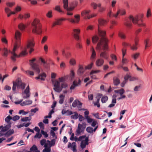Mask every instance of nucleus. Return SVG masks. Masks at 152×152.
<instances>
[{"mask_svg": "<svg viewBox=\"0 0 152 152\" xmlns=\"http://www.w3.org/2000/svg\"><path fill=\"white\" fill-rule=\"evenodd\" d=\"M100 56L106 60L108 59V56L105 52H101L100 54Z\"/></svg>", "mask_w": 152, "mask_h": 152, "instance_id": "28", "label": "nucleus"}, {"mask_svg": "<svg viewBox=\"0 0 152 152\" xmlns=\"http://www.w3.org/2000/svg\"><path fill=\"white\" fill-rule=\"evenodd\" d=\"M86 127V124L83 123V124H79L76 129L75 134L77 136L79 135L81 133L83 132Z\"/></svg>", "mask_w": 152, "mask_h": 152, "instance_id": "10", "label": "nucleus"}, {"mask_svg": "<svg viewBox=\"0 0 152 152\" xmlns=\"http://www.w3.org/2000/svg\"><path fill=\"white\" fill-rule=\"evenodd\" d=\"M64 4V9H66L67 11V14L69 15H72V13L71 12L73 10L75 7L77 5V3L75 2V5L74 6L68 7V0H63Z\"/></svg>", "mask_w": 152, "mask_h": 152, "instance_id": "6", "label": "nucleus"}, {"mask_svg": "<svg viewBox=\"0 0 152 152\" xmlns=\"http://www.w3.org/2000/svg\"><path fill=\"white\" fill-rule=\"evenodd\" d=\"M42 135V134L39 133V132H37L36 134L34 136V138H36L37 137L39 139L41 138Z\"/></svg>", "mask_w": 152, "mask_h": 152, "instance_id": "58", "label": "nucleus"}, {"mask_svg": "<svg viewBox=\"0 0 152 152\" xmlns=\"http://www.w3.org/2000/svg\"><path fill=\"white\" fill-rule=\"evenodd\" d=\"M139 55L140 54L139 53H136L132 55V56L134 60H136L139 57Z\"/></svg>", "mask_w": 152, "mask_h": 152, "instance_id": "40", "label": "nucleus"}, {"mask_svg": "<svg viewBox=\"0 0 152 152\" xmlns=\"http://www.w3.org/2000/svg\"><path fill=\"white\" fill-rule=\"evenodd\" d=\"M48 38V37L47 36H44L43 38H42V41H41V43L42 44L44 43L45 41L47 40Z\"/></svg>", "mask_w": 152, "mask_h": 152, "instance_id": "60", "label": "nucleus"}, {"mask_svg": "<svg viewBox=\"0 0 152 152\" xmlns=\"http://www.w3.org/2000/svg\"><path fill=\"white\" fill-rule=\"evenodd\" d=\"M104 62V61L103 59L101 58H99L96 61V65L98 66H101L103 65Z\"/></svg>", "mask_w": 152, "mask_h": 152, "instance_id": "19", "label": "nucleus"}, {"mask_svg": "<svg viewBox=\"0 0 152 152\" xmlns=\"http://www.w3.org/2000/svg\"><path fill=\"white\" fill-rule=\"evenodd\" d=\"M55 9L60 13H63V11L61 9L60 7L58 6H56Z\"/></svg>", "mask_w": 152, "mask_h": 152, "instance_id": "57", "label": "nucleus"}, {"mask_svg": "<svg viewBox=\"0 0 152 152\" xmlns=\"http://www.w3.org/2000/svg\"><path fill=\"white\" fill-rule=\"evenodd\" d=\"M22 95L24 99L29 98L30 95L29 90L25 89L24 92L22 93Z\"/></svg>", "mask_w": 152, "mask_h": 152, "instance_id": "17", "label": "nucleus"}, {"mask_svg": "<svg viewBox=\"0 0 152 152\" xmlns=\"http://www.w3.org/2000/svg\"><path fill=\"white\" fill-rule=\"evenodd\" d=\"M15 43L12 51L9 50V53H11L12 56L11 59L13 61H16L15 58L19 57L20 56H24L27 54L26 49L29 50V53L31 54L32 52L34 50L33 47L34 45V43L32 40H29L27 44L26 48L24 49L20 53L19 55H18L15 53L16 50L19 48L21 42V33L18 31H16L15 34Z\"/></svg>", "mask_w": 152, "mask_h": 152, "instance_id": "1", "label": "nucleus"}, {"mask_svg": "<svg viewBox=\"0 0 152 152\" xmlns=\"http://www.w3.org/2000/svg\"><path fill=\"white\" fill-rule=\"evenodd\" d=\"M113 81L114 84L115 86H118L120 83L119 78L116 77H113Z\"/></svg>", "mask_w": 152, "mask_h": 152, "instance_id": "24", "label": "nucleus"}, {"mask_svg": "<svg viewBox=\"0 0 152 152\" xmlns=\"http://www.w3.org/2000/svg\"><path fill=\"white\" fill-rule=\"evenodd\" d=\"M96 55V52L93 48H92V55L91 56V58L92 60H94L95 58Z\"/></svg>", "mask_w": 152, "mask_h": 152, "instance_id": "38", "label": "nucleus"}, {"mask_svg": "<svg viewBox=\"0 0 152 152\" xmlns=\"http://www.w3.org/2000/svg\"><path fill=\"white\" fill-rule=\"evenodd\" d=\"M73 115L71 116V118L73 119H77L79 116V114L76 112L73 113Z\"/></svg>", "mask_w": 152, "mask_h": 152, "instance_id": "30", "label": "nucleus"}, {"mask_svg": "<svg viewBox=\"0 0 152 152\" xmlns=\"http://www.w3.org/2000/svg\"><path fill=\"white\" fill-rule=\"evenodd\" d=\"M86 131L90 134L93 133V128L91 126L87 127L86 129Z\"/></svg>", "mask_w": 152, "mask_h": 152, "instance_id": "36", "label": "nucleus"}, {"mask_svg": "<svg viewBox=\"0 0 152 152\" xmlns=\"http://www.w3.org/2000/svg\"><path fill=\"white\" fill-rule=\"evenodd\" d=\"M75 17L76 19L75 20L72 18H67V19L65 18H61L55 21V22L53 23L52 25L53 27L54 26L56 25H60L61 24V22L62 21L67 20L70 22L75 23L76 22L78 23L80 20V15H76L75 16Z\"/></svg>", "mask_w": 152, "mask_h": 152, "instance_id": "5", "label": "nucleus"}, {"mask_svg": "<svg viewBox=\"0 0 152 152\" xmlns=\"http://www.w3.org/2000/svg\"><path fill=\"white\" fill-rule=\"evenodd\" d=\"M15 83H16L17 87L21 88L22 89L25 88L26 86L25 84L22 83L20 79L18 78L17 79Z\"/></svg>", "mask_w": 152, "mask_h": 152, "instance_id": "13", "label": "nucleus"}, {"mask_svg": "<svg viewBox=\"0 0 152 152\" xmlns=\"http://www.w3.org/2000/svg\"><path fill=\"white\" fill-rule=\"evenodd\" d=\"M73 36L75 39L78 41L79 40V34L80 33V30L78 28H75L73 30Z\"/></svg>", "mask_w": 152, "mask_h": 152, "instance_id": "14", "label": "nucleus"}, {"mask_svg": "<svg viewBox=\"0 0 152 152\" xmlns=\"http://www.w3.org/2000/svg\"><path fill=\"white\" fill-rule=\"evenodd\" d=\"M81 81L80 79H79L78 81L76 80H74L71 86L70 87V90L74 89L76 87L80 85L81 84Z\"/></svg>", "mask_w": 152, "mask_h": 152, "instance_id": "15", "label": "nucleus"}, {"mask_svg": "<svg viewBox=\"0 0 152 152\" xmlns=\"http://www.w3.org/2000/svg\"><path fill=\"white\" fill-rule=\"evenodd\" d=\"M48 144L46 143L44 145V147L45 148V149H44L43 150L42 152H50L51 151V149L50 148L51 147H50V146H49V147L48 146Z\"/></svg>", "mask_w": 152, "mask_h": 152, "instance_id": "23", "label": "nucleus"}, {"mask_svg": "<svg viewBox=\"0 0 152 152\" xmlns=\"http://www.w3.org/2000/svg\"><path fill=\"white\" fill-rule=\"evenodd\" d=\"M62 89L64 88H66L68 86V85L66 83H62L61 85Z\"/></svg>", "mask_w": 152, "mask_h": 152, "instance_id": "63", "label": "nucleus"}, {"mask_svg": "<svg viewBox=\"0 0 152 152\" xmlns=\"http://www.w3.org/2000/svg\"><path fill=\"white\" fill-rule=\"evenodd\" d=\"M98 34L100 37V39L97 45V50H99V51L102 50H107L108 48L107 43L108 42V40L105 37L106 32L101 30L99 25L98 26Z\"/></svg>", "mask_w": 152, "mask_h": 152, "instance_id": "2", "label": "nucleus"}, {"mask_svg": "<svg viewBox=\"0 0 152 152\" xmlns=\"http://www.w3.org/2000/svg\"><path fill=\"white\" fill-rule=\"evenodd\" d=\"M126 14V11L125 9L123 8H120L118 9L116 14H113L111 12L108 13L107 16L109 17H111V16L114 17L115 18H117L119 14L121 15H124Z\"/></svg>", "mask_w": 152, "mask_h": 152, "instance_id": "7", "label": "nucleus"}, {"mask_svg": "<svg viewBox=\"0 0 152 152\" xmlns=\"http://www.w3.org/2000/svg\"><path fill=\"white\" fill-rule=\"evenodd\" d=\"M118 35L120 37L123 39H125L126 38L125 34L122 32H119L118 33Z\"/></svg>", "mask_w": 152, "mask_h": 152, "instance_id": "42", "label": "nucleus"}, {"mask_svg": "<svg viewBox=\"0 0 152 152\" xmlns=\"http://www.w3.org/2000/svg\"><path fill=\"white\" fill-rule=\"evenodd\" d=\"M102 96V94H98L96 97V98L97 99V100L96 102H99L100 99L101 97V96Z\"/></svg>", "mask_w": 152, "mask_h": 152, "instance_id": "59", "label": "nucleus"}, {"mask_svg": "<svg viewBox=\"0 0 152 152\" xmlns=\"http://www.w3.org/2000/svg\"><path fill=\"white\" fill-rule=\"evenodd\" d=\"M108 97L107 96H102L101 99V102L102 103H105L108 100Z\"/></svg>", "mask_w": 152, "mask_h": 152, "instance_id": "34", "label": "nucleus"}, {"mask_svg": "<svg viewBox=\"0 0 152 152\" xmlns=\"http://www.w3.org/2000/svg\"><path fill=\"white\" fill-rule=\"evenodd\" d=\"M122 52L123 54V59L122 61V63L124 65L127 62V60L126 59L124 58V57L125 56L126 52V50L125 48H124L122 50Z\"/></svg>", "mask_w": 152, "mask_h": 152, "instance_id": "20", "label": "nucleus"}, {"mask_svg": "<svg viewBox=\"0 0 152 152\" xmlns=\"http://www.w3.org/2000/svg\"><path fill=\"white\" fill-rule=\"evenodd\" d=\"M46 77V75L45 73L39 74L37 77H36L35 78L36 79H40L41 80L44 81L45 80V79L44 78H45Z\"/></svg>", "mask_w": 152, "mask_h": 152, "instance_id": "21", "label": "nucleus"}, {"mask_svg": "<svg viewBox=\"0 0 152 152\" xmlns=\"http://www.w3.org/2000/svg\"><path fill=\"white\" fill-rule=\"evenodd\" d=\"M32 115H29L28 117H25L21 119V121L23 122L27 121H30L31 119V116Z\"/></svg>", "mask_w": 152, "mask_h": 152, "instance_id": "31", "label": "nucleus"}, {"mask_svg": "<svg viewBox=\"0 0 152 152\" xmlns=\"http://www.w3.org/2000/svg\"><path fill=\"white\" fill-rule=\"evenodd\" d=\"M46 141V140L45 139H42L40 141V143L41 144V145L42 146L43 145H45V143Z\"/></svg>", "mask_w": 152, "mask_h": 152, "instance_id": "64", "label": "nucleus"}, {"mask_svg": "<svg viewBox=\"0 0 152 152\" xmlns=\"http://www.w3.org/2000/svg\"><path fill=\"white\" fill-rule=\"evenodd\" d=\"M98 22L99 25H104L106 23L107 21L103 19H100L98 20Z\"/></svg>", "mask_w": 152, "mask_h": 152, "instance_id": "35", "label": "nucleus"}, {"mask_svg": "<svg viewBox=\"0 0 152 152\" xmlns=\"http://www.w3.org/2000/svg\"><path fill=\"white\" fill-rule=\"evenodd\" d=\"M84 69L83 67L81 65H79V68L77 71V74L79 75H81L84 72Z\"/></svg>", "mask_w": 152, "mask_h": 152, "instance_id": "25", "label": "nucleus"}, {"mask_svg": "<svg viewBox=\"0 0 152 152\" xmlns=\"http://www.w3.org/2000/svg\"><path fill=\"white\" fill-rule=\"evenodd\" d=\"M53 86L54 88L53 89L56 92H60L62 90L61 86H60L59 82L56 80L54 83Z\"/></svg>", "mask_w": 152, "mask_h": 152, "instance_id": "12", "label": "nucleus"}, {"mask_svg": "<svg viewBox=\"0 0 152 152\" xmlns=\"http://www.w3.org/2000/svg\"><path fill=\"white\" fill-rule=\"evenodd\" d=\"M50 134L51 136H52V137L54 138V139H57V136L56 135L55 133L53 131L51 130L50 131Z\"/></svg>", "mask_w": 152, "mask_h": 152, "instance_id": "44", "label": "nucleus"}, {"mask_svg": "<svg viewBox=\"0 0 152 152\" xmlns=\"http://www.w3.org/2000/svg\"><path fill=\"white\" fill-rule=\"evenodd\" d=\"M134 44L132 45L131 44L129 43H127L125 42H123L122 45L124 48H126L127 47L129 46L130 47V48L133 50H136L137 49V46L138 45L137 41L136 39H134Z\"/></svg>", "mask_w": 152, "mask_h": 152, "instance_id": "8", "label": "nucleus"}, {"mask_svg": "<svg viewBox=\"0 0 152 152\" xmlns=\"http://www.w3.org/2000/svg\"><path fill=\"white\" fill-rule=\"evenodd\" d=\"M56 139H53L51 140L50 144V147H52L54 145Z\"/></svg>", "mask_w": 152, "mask_h": 152, "instance_id": "49", "label": "nucleus"}, {"mask_svg": "<svg viewBox=\"0 0 152 152\" xmlns=\"http://www.w3.org/2000/svg\"><path fill=\"white\" fill-rule=\"evenodd\" d=\"M14 133V131L13 129H10L6 133L4 134L5 136L9 137L12 134H13Z\"/></svg>", "mask_w": 152, "mask_h": 152, "instance_id": "32", "label": "nucleus"}, {"mask_svg": "<svg viewBox=\"0 0 152 152\" xmlns=\"http://www.w3.org/2000/svg\"><path fill=\"white\" fill-rule=\"evenodd\" d=\"M40 60L42 63L43 64V66L46 69H48L49 67V64L43 60L42 58H40Z\"/></svg>", "mask_w": 152, "mask_h": 152, "instance_id": "29", "label": "nucleus"}, {"mask_svg": "<svg viewBox=\"0 0 152 152\" xmlns=\"http://www.w3.org/2000/svg\"><path fill=\"white\" fill-rule=\"evenodd\" d=\"M21 10V8L19 6H17L15 8V10L13 12H15L17 13L18 12L20 11Z\"/></svg>", "mask_w": 152, "mask_h": 152, "instance_id": "51", "label": "nucleus"}, {"mask_svg": "<svg viewBox=\"0 0 152 152\" xmlns=\"http://www.w3.org/2000/svg\"><path fill=\"white\" fill-rule=\"evenodd\" d=\"M88 144L86 142H84L82 140L80 143V146L82 149H83L86 147V145Z\"/></svg>", "mask_w": 152, "mask_h": 152, "instance_id": "37", "label": "nucleus"}, {"mask_svg": "<svg viewBox=\"0 0 152 152\" xmlns=\"http://www.w3.org/2000/svg\"><path fill=\"white\" fill-rule=\"evenodd\" d=\"M26 73L28 75L33 76L34 75V73L33 71L30 70H27L26 71Z\"/></svg>", "mask_w": 152, "mask_h": 152, "instance_id": "45", "label": "nucleus"}, {"mask_svg": "<svg viewBox=\"0 0 152 152\" xmlns=\"http://www.w3.org/2000/svg\"><path fill=\"white\" fill-rule=\"evenodd\" d=\"M92 42L94 44L96 43L99 40V38L97 36H95L92 37Z\"/></svg>", "mask_w": 152, "mask_h": 152, "instance_id": "33", "label": "nucleus"}, {"mask_svg": "<svg viewBox=\"0 0 152 152\" xmlns=\"http://www.w3.org/2000/svg\"><path fill=\"white\" fill-rule=\"evenodd\" d=\"M72 150L73 151H77L76 149L77 146L75 142H73L72 143Z\"/></svg>", "mask_w": 152, "mask_h": 152, "instance_id": "41", "label": "nucleus"}, {"mask_svg": "<svg viewBox=\"0 0 152 152\" xmlns=\"http://www.w3.org/2000/svg\"><path fill=\"white\" fill-rule=\"evenodd\" d=\"M35 58H33L30 61V65L32 69L34 70L37 73H39L40 72V69L39 66L37 64L34 63L35 61Z\"/></svg>", "mask_w": 152, "mask_h": 152, "instance_id": "9", "label": "nucleus"}, {"mask_svg": "<svg viewBox=\"0 0 152 152\" xmlns=\"http://www.w3.org/2000/svg\"><path fill=\"white\" fill-rule=\"evenodd\" d=\"M31 26L32 30L33 33L38 34L41 33V25L38 19H34L31 23Z\"/></svg>", "mask_w": 152, "mask_h": 152, "instance_id": "4", "label": "nucleus"}, {"mask_svg": "<svg viewBox=\"0 0 152 152\" xmlns=\"http://www.w3.org/2000/svg\"><path fill=\"white\" fill-rule=\"evenodd\" d=\"M69 63L71 65H74L76 64V61L74 59L72 58L70 60Z\"/></svg>", "mask_w": 152, "mask_h": 152, "instance_id": "56", "label": "nucleus"}, {"mask_svg": "<svg viewBox=\"0 0 152 152\" xmlns=\"http://www.w3.org/2000/svg\"><path fill=\"white\" fill-rule=\"evenodd\" d=\"M41 133L44 136L45 138L47 137L48 136V134L47 133L44 131V130H42L41 131Z\"/></svg>", "mask_w": 152, "mask_h": 152, "instance_id": "50", "label": "nucleus"}, {"mask_svg": "<svg viewBox=\"0 0 152 152\" xmlns=\"http://www.w3.org/2000/svg\"><path fill=\"white\" fill-rule=\"evenodd\" d=\"M18 27L20 30H23L25 29L26 26L24 24L21 23L18 25Z\"/></svg>", "mask_w": 152, "mask_h": 152, "instance_id": "39", "label": "nucleus"}, {"mask_svg": "<svg viewBox=\"0 0 152 152\" xmlns=\"http://www.w3.org/2000/svg\"><path fill=\"white\" fill-rule=\"evenodd\" d=\"M28 113V112H25L23 110H20L19 112V114H22L23 115H25Z\"/></svg>", "mask_w": 152, "mask_h": 152, "instance_id": "55", "label": "nucleus"}, {"mask_svg": "<svg viewBox=\"0 0 152 152\" xmlns=\"http://www.w3.org/2000/svg\"><path fill=\"white\" fill-rule=\"evenodd\" d=\"M10 124L7 125L5 126L2 127L1 131L0 132V136H1L4 135L3 134H2V132H5L8 130L10 127Z\"/></svg>", "mask_w": 152, "mask_h": 152, "instance_id": "18", "label": "nucleus"}, {"mask_svg": "<svg viewBox=\"0 0 152 152\" xmlns=\"http://www.w3.org/2000/svg\"><path fill=\"white\" fill-rule=\"evenodd\" d=\"M65 95L63 94H61L59 96V103L61 104H62L64 102Z\"/></svg>", "mask_w": 152, "mask_h": 152, "instance_id": "26", "label": "nucleus"}, {"mask_svg": "<svg viewBox=\"0 0 152 152\" xmlns=\"http://www.w3.org/2000/svg\"><path fill=\"white\" fill-rule=\"evenodd\" d=\"M32 101L30 100H26L21 103L20 105L22 106H24L30 104H32Z\"/></svg>", "mask_w": 152, "mask_h": 152, "instance_id": "22", "label": "nucleus"}, {"mask_svg": "<svg viewBox=\"0 0 152 152\" xmlns=\"http://www.w3.org/2000/svg\"><path fill=\"white\" fill-rule=\"evenodd\" d=\"M149 40V39H148L147 40H145L144 43H145V48L146 49L147 47H150L151 46V44H149L148 43V41Z\"/></svg>", "mask_w": 152, "mask_h": 152, "instance_id": "53", "label": "nucleus"}, {"mask_svg": "<svg viewBox=\"0 0 152 152\" xmlns=\"http://www.w3.org/2000/svg\"><path fill=\"white\" fill-rule=\"evenodd\" d=\"M100 72V71L99 70H92L90 73V75H91L97 73L99 72Z\"/></svg>", "mask_w": 152, "mask_h": 152, "instance_id": "61", "label": "nucleus"}, {"mask_svg": "<svg viewBox=\"0 0 152 152\" xmlns=\"http://www.w3.org/2000/svg\"><path fill=\"white\" fill-rule=\"evenodd\" d=\"M129 20L126 19L125 24L128 28H130L132 26V23L130 22L129 20L132 21L134 24H137L138 26L145 27V25L142 23V20L139 19L137 17L134 18L132 15L129 17Z\"/></svg>", "mask_w": 152, "mask_h": 152, "instance_id": "3", "label": "nucleus"}, {"mask_svg": "<svg viewBox=\"0 0 152 152\" xmlns=\"http://www.w3.org/2000/svg\"><path fill=\"white\" fill-rule=\"evenodd\" d=\"M12 119V117L10 115H8L5 119V121L7 123L9 124L10 123V120Z\"/></svg>", "mask_w": 152, "mask_h": 152, "instance_id": "43", "label": "nucleus"}, {"mask_svg": "<svg viewBox=\"0 0 152 152\" xmlns=\"http://www.w3.org/2000/svg\"><path fill=\"white\" fill-rule=\"evenodd\" d=\"M12 119L13 121H15L20 119V117L18 115H16L12 118Z\"/></svg>", "mask_w": 152, "mask_h": 152, "instance_id": "52", "label": "nucleus"}, {"mask_svg": "<svg viewBox=\"0 0 152 152\" xmlns=\"http://www.w3.org/2000/svg\"><path fill=\"white\" fill-rule=\"evenodd\" d=\"M78 102V100L77 99H76L75 100L72 104V106L73 107H76L77 105V103Z\"/></svg>", "mask_w": 152, "mask_h": 152, "instance_id": "46", "label": "nucleus"}, {"mask_svg": "<svg viewBox=\"0 0 152 152\" xmlns=\"http://www.w3.org/2000/svg\"><path fill=\"white\" fill-rule=\"evenodd\" d=\"M125 91L123 88H121L119 90H115L114 92L116 93L119 94L120 95H122L125 93Z\"/></svg>", "mask_w": 152, "mask_h": 152, "instance_id": "27", "label": "nucleus"}, {"mask_svg": "<svg viewBox=\"0 0 152 152\" xmlns=\"http://www.w3.org/2000/svg\"><path fill=\"white\" fill-rule=\"evenodd\" d=\"M4 53L3 56L5 57H7V56L8 53V50L7 48H4L3 50Z\"/></svg>", "mask_w": 152, "mask_h": 152, "instance_id": "47", "label": "nucleus"}, {"mask_svg": "<svg viewBox=\"0 0 152 152\" xmlns=\"http://www.w3.org/2000/svg\"><path fill=\"white\" fill-rule=\"evenodd\" d=\"M91 5L94 9H96L97 6L99 7H100V8L99 9V11L100 12H102L105 10V8H104L103 7H100L101 6V4H99L97 5L94 3H92L91 4Z\"/></svg>", "mask_w": 152, "mask_h": 152, "instance_id": "16", "label": "nucleus"}, {"mask_svg": "<svg viewBox=\"0 0 152 152\" xmlns=\"http://www.w3.org/2000/svg\"><path fill=\"white\" fill-rule=\"evenodd\" d=\"M37 150V147L35 145H34L30 149V150L31 151H35Z\"/></svg>", "mask_w": 152, "mask_h": 152, "instance_id": "54", "label": "nucleus"}, {"mask_svg": "<svg viewBox=\"0 0 152 152\" xmlns=\"http://www.w3.org/2000/svg\"><path fill=\"white\" fill-rule=\"evenodd\" d=\"M13 86L12 87V90L13 91H15L16 89V87L17 86L16 83H15V82L13 81Z\"/></svg>", "mask_w": 152, "mask_h": 152, "instance_id": "62", "label": "nucleus"}, {"mask_svg": "<svg viewBox=\"0 0 152 152\" xmlns=\"http://www.w3.org/2000/svg\"><path fill=\"white\" fill-rule=\"evenodd\" d=\"M90 12V11H86L85 10L82 12L81 15L83 16L85 19H89L93 17L96 16V14H93L90 15L89 13Z\"/></svg>", "mask_w": 152, "mask_h": 152, "instance_id": "11", "label": "nucleus"}, {"mask_svg": "<svg viewBox=\"0 0 152 152\" xmlns=\"http://www.w3.org/2000/svg\"><path fill=\"white\" fill-rule=\"evenodd\" d=\"M23 18L26 19L30 17V14L26 12L23 15Z\"/></svg>", "mask_w": 152, "mask_h": 152, "instance_id": "48", "label": "nucleus"}]
</instances>
